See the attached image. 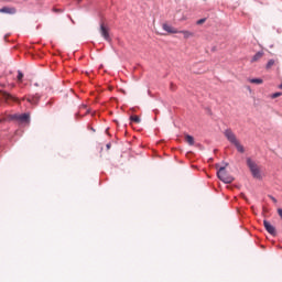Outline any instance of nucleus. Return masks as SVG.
<instances>
[{
    "mask_svg": "<svg viewBox=\"0 0 282 282\" xmlns=\"http://www.w3.org/2000/svg\"><path fill=\"white\" fill-rule=\"evenodd\" d=\"M224 135L228 140V142H230V144L236 147L238 153H246V148L243 147V144H241V141L237 139V134H235V132H232L230 129H227L225 130Z\"/></svg>",
    "mask_w": 282,
    "mask_h": 282,
    "instance_id": "obj_1",
    "label": "nucleus"
},
{
    "mask_svg": "<svg viewBox=\"0 0 282 282\" xmlns=\"http://www.w3.org/2000/svg\"><path fill=\"white\" fill-rule=\"evenodd\" d=\"M217 176H218V180L220 182H224L225 184H232V182H235V177H232V175H230L226 171V167H224V166L219 167V170L217 172Z\"/></svg>",
    "mask_w": 282,
    "mask_h": 282,
    "instance_id": "obj_2",
    "label": "nucleus"
},
{
    "mask_svg": "<svg viewBox=\"0 0 282 282\" xmlns=\"http://www.w3.org/2000/svg\"><path fill=\"white\" fill-rule=\"evenodd\" d=\"M247 166L251 172V175L256 178V180H261V170L259 169V165H257V163L248 158L247 159Z\"/></svg>",
    "mask_w": 282,
    "mask_h": 282,
    "instance_id": "obj_3",
    "label": "nucleus"
},
{
    "mask_svg": "<svg viewBox=\"0 0 282 282\" xmlns=\"http://www.w3.org/2000/svg\"><path fill=\"white\" fill-rule=\"evenodd\" d=\"M10 120H18L21 124H30V113L11 115Z\"/></svg>",
    "mask_w": 282,
    "mask_h": 282,
    "instance_id": "obj_4",
    "label": "nucleus"
},
{
    "mask_svg": "<svg viewBox=\"0 0 282 282\" xmlns=\"http://www.w3.org/2000/svg\"><path fill=\"white\" fill-rule=\"evenodd\" d=\"M0 98L6 100V102H21L19 98H17L14 95H10V93L7 91H0Z\"/></svg>",
    "mask_w": 282,
    "mask_h": 282,
    "instance_id": "obj_5",
    "label": "nucleus"
},
{
    "mask_svg": "<svg viewBox=\"0 0 282 282\" xmlns=\"http://www.w3.org/2000/svg\"><path fill=\"white\" fill-rule=\"evenodd\" d=\"M99 32L101 36L107 41L108 43H111V36L109 35V28L105 25V23L100 24Z\"/></svg>",
    "mask_w": 282,
    "mask_h": 282,
    "instance_id": "obj_6",
    "label": "nucleus"
},
{
    "mask_svg": "<svg viewBox=\"0 0 282 282\" xmlns=\"http://www.w3.org/2000/svg\"><path fill=\"white\" fill-rule=\"evenodd\" d=\"M263 226L265 230L269 232V235H272L273 237L276 236V228L270 224L268 220H263Z\"/></svg>",
    "mask_w": 282,
    "mask_h": 282,
    "instance_id": "obj_7",
    "label": "nucleus"
},
{
    "mask_svg": "<svg viewBox=\"0 0 282 282\" xmlns=\"http://www.w3.org/2000/svg\"><path fill=\"white\" fill-rule=\"evenodd\" d=\"M1 14H17V8L14 7H3L0 9Z\"/></svg>",
    "mask_w": 282,
    "mask_h": 282,
    "instance_id": "obj_8",
    "label": "nucleus"
},
{
    "mask_svg": "<svg viewBox=\"0 0 282 282\" xmlns=\"http://www.w3.org/2000/svg\"><path fill=\"white\" fill-rule=\"evenodd\" d=\"M163 30L167 32L169 34H180V30L169 25L167 23H164L162 25Z\"/></svg>",
    "mask_w": 282,
    "mask_h": 282,
    "instance_id": "obj_9",
    "label": "nucleus"
},
{
    "mask_svg": "<svg viewBox=\"0 0 282 282\" xmlns=\"http://www.w3.org/2000/svg\"><path fill=\"white\" fill-rule=\"evenodd\" d=\"M39 100H40L39 96H28V97H26V101H28L30 105L36 106V105H39Z\"/></svg>",
    "mask_w": 282,
    "mask_h": 282,
    "instance_id": "obj_10",
    "label": "nucleus"
},
{
    "mask_svg": "<svg viewBox=\"0 0 282 282\" xmlns=\"http://www.w3.org/2000/svg\"><path fill=\"white\" fill-rule=\"evenodd\" d=\"M263 58V52H258L251 58V63H259Z\"/></svg>",
    "mask_w": 282,
    "mask_h": 282,
    "instance_id": "obj_11",
    "label": "nucleus"
},
{
    "mask_svg": "<svg viewBox=\"0 0 282 282\" xmlns=\"http://www.w3.org/2000/svg\"><path fill=\"white\" fill-rule=\"evenodd\" d=\"M178 34H183L184 39H191L192 36H195V33L191 31H178Z\"/></svg>",
    "mask_w": 282,
    "mask_h": 282,
    "instance_id": "obj_12",
    "label": "nucleus"
},
{
    "mask_svg": "<svg viewBox=\"0 0 282 282\" xmlns=\"http://www.w3.org/2000/svg\"><path fill=\"white\" fill-rule=\"evenodd\" d=\"M249 83H251L252 85H263V79L252 78V79H249Z\"/></svg>",
    "mask_w": 282,
    "mask_h": 282,
    "instance_id": "obj_13",
    "label": "nucleus"
},
{
    "mask_svg": "<svg viewBox=\"0 0 282 282\" xmlns=\"http://www.w3.org/2000/svg\"><path fill=\"white\" fill-rule=\"evenodd\" d=\"M185 140L187 143H189L191 147H193V144H195V139L191 134L185 135Z\"/></svg>",
    "mask_w": 282,
    "mask_h": 282,
    "instance_id": "obj_14",
    "label": "nucleus"
},
{
    "mask_svg": "<svg viewBox=\"0 0 282 282\" xmlns=\"http://www.w3.org/2000/svg\"><path fill=\"white\" fill-rule=\"evenodd\" d=\"M130 120H131V122H135L137 124H140V117H138V116H131L130 117Z\"/></svg>",
    "mask_w": 282,
    "mask_h": 282,
    "instance_id": "obj_15",
    "label": "nucleus"
},
{
    "mask_svg": "<svg viewBox=\"0 0 282 282\" xmlns=\"http://www.w3.org/2000/svg\"><path fill=\"white\" fill-rule=\"evenodd\" d=\"M274 59H270L268 63H267V69H272V67H274Z\"/></svg>",
    "mask_w": 282,
    "mask_h": 282,
    "instance_id": "obj_16",
    "label": "nucleus"
},
{
    "mask_svg": "<svg viewBox=\"0 0 282 282\" xmlns=\"http://www.w3.org/2000/svg\"><path fill=\"white\" fill-rule=\"evenodd\" d=\"M18 82L23 83V74L21 70L18 72Z\"/></svg>",
    "mask_w": 282,
    "mask_h": 282,
    "instance_id": "obj_17",
    "label": "nucleus"
},
{
    "mask_svg": "<svg viewBox=\"0 0 282 282\" xmlns=\"http://www.w3.org/2000/svg\"><path fill=\"white\" fill-rule=\"evenodd\" d=\"M203 23H206V18L198 20L196 25H203Z\"/></svg>",
    "mask_w": 282,
    "mask_h": 282,
    "instance_id": "obj_18",
    "label": "nucleus"
},
{
    "mask_svg": "<svg viewBox=\"0 0 282 282\" xmlns=\"http://www.w3.org/2000/svg\"><path fill=\"white\" fill-rule=\"evenodd\" d=\"M280 96H282V93H275L271 95V98H279Z\"/></svg>",
    "mask_w": 282,
    "mask_h": 282,
    "instance_id": "obj_19",
    "label": "nucleus"
},
{
    "mask_svg": "<svg viewBox=\"0 0 282 282\" xmlns=\"http://www.w3.org/2000/svg\"><path fill=\"white\" fill-rule=\"evenodd\" d=\"M272 202H274V204H276V198H274L273 196H271Z\"/></svg>",
    "mask_w": 282,
    "mask_h": 282,
    "instance_id": "obj_20",
    "label": "nucleus"
},
{
    "mask_svg": "<svg viewBox=\"0 0 282 282\" xmlns=\"http://www.w3.org/2000/svg\"><path fill=\"white\" fill-rule=\"evenodd\" d=\"M0 122H6V118L0 119Z\"/></svg>",
    "mask_w": 282,
    "mask_h": 282,
    "instance_id": "obj_21",
    "label": "nucleus"
},
{
    "mask_svg": "<svg viewBox=\"0 0 282 282\" xmlns=\"http://www.w3.org/2000/svg\"><path fill=\"white\" fill-rule=\"evenodd\" d=\"M111 148V144H107V149H110Z\"/></svg>",
    "mask_w": 282,
    "mask_h": 282,
    "instance_id": "obj_22",
    "label": "nucleus"
},
{
    "mask_svg": "<svg viewBox=\"0 0 282 282\" xmlns=\"http://www.w3.org/2000/svg\"><path fill=\"white\" fill-rule=\"evenodd\" d=\"M279 89H282V83L280 84Z\"/></svg>",
    "mask_w": 282,
    "mask_h": 282,
    "instance_id": "obj_23",
    "label": "nucleus"
},
{
    "mask_svg": "<svg viewBox=\"0 0 282 282\" xmlns=\"http://www.w3.org/2000/svg\"><path fill=\"white\" fill-rule=\"evenodd\" d=\"M56 12H61V10H56Z\"/></svg>",
    "mask_w": 282,
    "mask_h": 282,
    "instance_id": "obj_24",
    "label": "nucleus"
},
{
    "mask_svg": "<svg viewBox=\"0 0 282 282\" xmlns=\"http://www.w3.org/2000/svg\"><path fill=\"white\" fill-rule=\"evenodd\" d=\"M22 100H25V98H22Z\"/></svg>",
    "mask_w": 282,
    "mask_h": 282,
    "instance_id": "obj_25",
    "label": "nucleus"
}]
</instances>
